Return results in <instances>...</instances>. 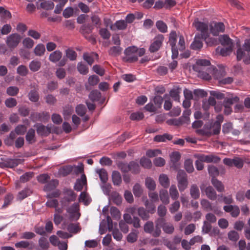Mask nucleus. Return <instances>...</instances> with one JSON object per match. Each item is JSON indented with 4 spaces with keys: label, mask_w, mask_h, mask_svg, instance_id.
Segmentation results:
<instances>
[{
    "label": "nucleus",
    "mask_w": 250,
    "mask_h": 250,
    "mask_svg": "<svg viewBox=\"0 0 250 250\" xmlns=\"http://www.w3.org/2000/svg\"><path fill=\"white\" fill-rule=\"evenodd\" d=\"M163 218L158 219L155 222V226L152 221H147L144 226V230L145 232L151 234L154 237H159L161 234L160 225L163 222Z\"/></svg>",
    "instance_id": "nucleus-1"
},
{
    "label": "nucleus",
    "mask_w": 250,
    "mask_h": 250,
    "mask_svg": "<svg viewBox=\"0 0 250 250\" xmlns=\"http://www.w3.org/2000/svg\"><path fill=\"white\" fill-rule=\"evenodd\" d=\"M192 25L196 29L200 32L201 38L206 40L209 37V26L207 22H202L199 21L198 19L194 20Z\"/></svg>",
    "instance_id": "nucleus-2"
},
{
    "label": "nucleus",
    "mask_w": 250,
    "mask_h": 250,
    "mask_svg": "<svg viewBox=\"0 0 250 250\" xmlns=\"http://www.w3.org/2000/svg\"><path fill=\"white\" fill-rule=\"evenodd\" d=\"M178 187L180 192L184 191L188 187V175L183 170H179L177 175Z\"/></svg>",
    "instance_id": "nucleus-3"
},
{
    "label": "nucleus",
    "mask_w": 250,
    "mask_h": 250,
    "mask_svg": "<svg viewBox=\"0 0 250 250\" xmlns=\"http://www.w3.org/2000/svg\"><path fill=\"white\" fill-rule=\"evenodd\" d=\"M209 27V33L214 36H218L225 30V25L222 22L213 21L210 23Z\"/></svg>",
    "instance_id": "nucleus-4"
},
{
    "label": "nucleus",
    "mask_w": 250,
    "mask_h": 250,
    "mask_svg": "<svg viewBox=\"0 0 250 250\" xmlns=\"http://www.w3.org/2000/svg\"><path fill=\"white\" fill-rule=\"evenodd\" d=\"M164 36L162 34L156 35L152 41L150 45L149 50L151 53H154L160 49L162 46L164 41Z\"/></svg>",
    "instance_id": "nucleus-5"
},
{
    "label": "nucleus",
    "mask_w": 250,
    "mask_h": 250,
    "mask_svg": "<svg viewBox=\"0 0 250 250\" xmlns=\"http://www.w3.org/2000/svg\"><path fill=\"white\" fill-rule=\"evenodd\" d=\"M21 36L18 33H13L6 38V43L10 49L16 48L21 40Z\"/></svg>",
    "instance_id": "nucleus-6"
},
{
    "label": "nucleus",
    "mask_w": 250,
    "mask_h": 250,
    "mask_svg": "<svg viewBox=\"0 0 250 250\" xmlns=\"http://www.w3.org/2000/svg\"><path fill=\"white\" fill-rule=\"evenodd\" d=\"M79 210V205L78 203H74L66 208L67 212L70 215V220L76 221L79 219L81 216Z\"/></svg>",
    "instance_id": "nucleus-7"
},
{
    "label": "nucleus",
    "mask_w": 250,
    "mask_h": 250,
    "mask_svg": "<svg viewBox=\"0 0 250 250\" xmlns=\"http://www.w3.org/2000/svg\"><path fill=\"white\" fill-rule=\"evenodd\" d=\"M136 51V46H134L128 47L125 50V59L126 62H133L138 60L136 54L135 53Z\"/></svg>",
    "instance_id": "nucleus-8"
},
{
    "label": "nucleus",
    "mask_w": 250,
    "mask_h": 250,
    "mask_svg": "<svg viewBox=\"0 0 250 250\" xmlns=\"http://www.w3.org/2000/svg\"><path fill=\"white\" fill-rule=\"evenodd\" d=\"M223 161L225 165L229 167L234 166L237 168H242L244 165L243 160L239 157H235L233 159L225 158L223 159Z\"/></svg>",
    "instance_id": "nucleus-9"
},
{
    "label": "nucleus",
    "mask_w": 250,
    "mask_h": 250,
    "mask_svg": "<svg viewBox=\"0 0 250 250\" xmlns=\"http://www.w3.org/2000/svg\"><path fill=\"white\" fill-rule=\"evenodd\" d=\"M65 196L61 200V203L64 205L65 202H71L76 200L77 194L72 190L66 189L64 191Z\"/></svg>",
    "instance_id": "nucleus-10"
},
{
    "label": "nucleus",
    "mask_w": 250,
    "mask_h": 250,
    "mask_svg": "<svg viewBox=\"0 0 250 250\" xmlns=\"http://www.w3.org/2000/svg\"><path fill=\"white\" fill-rule=\"evenodd\" d=\"M20 160L18 159H7L0 162V167L13 168L17 166Z\"/></svg>",
    "instance_id": "nucleus-11"
},
{
    "label": "nucleus",
    "mask_w": 250,
    "mask_h": 250,
    "mask_svg": "<svg viewBox=\"0 0 250 250\" xmlns=\"http://www.w3.org/2000/svg\"><path fill=\"white\" fill-rule=\"evenodd\" d=\"M197 134L202 136H210L212 135V123L205 124L202 129L196 130Z\"/></svg>",
    "instance_id": "nucleus-12"
},
{
    "label": "nucleus",
    "mask_w": 250,
    "mask_h": 250,
    "mask_svg": "<svg viewBox=\"0 0 250 250\" xmlns=\"http://www.w3.org/2000/svg\"><path fill=\"white\" fill-rule=\"evenodd\" d=\"M205 186L204 184H202L200 186V189L202 191L205 190L206 194L207 197L212 200H215L217 197V194L213 189V188L211 186H208L205 189Z\"/></svg>",
    "instance_id": "nucleus-13"
},
{
    "label": "nucleus",
    "mask_w": 250,
    "mask_h": 250,
    "mask_svg": "<svg viewBox=\"0 0 250 250\" xmlns=\"http://www.w3.org/2000/svg\"><path fill=\"white\" fill-rule=\"evenodd\" d=\"M17 248H24L28 250H34L35 248V244L32 241H21L17 242L15 245Z\"/></svg>",
    "instance_id": "nucleus-14"
},
{
    "label": "nucleus",
    "mask_w": 250,
    "mask_h": 250,
    "mask_svg": "<svg viewBox=\"0 0 250 250\" xmlns=\"http://www.w3.org/2000/svg\"><path fill=\"white\" fill-rule=\"evenodd\" d=\"M223 209L226 212L230 213L231 216L233 217H237L240 213V209L239 207L236 205L225 206Z\"/></svg>",
    "instance_id": "nucleus-15"
},
{
    "label": "nucleus",
    "mask_w": 250,
    "mask_h": 250,
    "mask_svg": "<svg viewBox=\"0 0 250 250\" xmlns=\"http://www.w3.org/2000/svg\"><path fill=\"white\" fill-rule=\"evenodd\" d=\"M87 181L86 177L84 174L81 175L80 179H78L76 180V183L74 185V188L75 190L77 191H81L84 186L86 185Z\"/></svg>",
    "instance_id": "nucleus-16"
},
{
    "label": "nucleus",
    "mask_w": 250,
    "mask_h": 250,
    "mask_svg": "<svg viewBox=\"0 0 250 250\" xmlns=\"http://www.w3.org/2000/svg\"><path fill=\"white\" fill-rule=\"evenodd\" d=\"M127 27V23L124 20H119L110 26V29L112 30H124Z\"/></svg>",
    "instance_id": "nucleus-17"
},
{
    "label": "nucleus",
    "mask_w": 250,
    "mask_h": 250,
    "mask_svg": "<svg viewBox=\"0 0 250 250\" xmlns=\"http://www.w3.org/2000/svg\"><path fill=\"white\" fill-rule=\"evenodd\" d=\"M37 132L41 136H46L50 133V129L42 124L36 125Z\"/></svg>",
    "instance_id": "nucleus-18"
},
{
    "label": "nucleus",
    "mask_w": 250,
    "mask_h": 250,
    "mask_svg": "<svg viewBox=\"0 0 250 250\" xmlns=\"http://www.w3.org/2000/svg\"><path fill=\"white\" fill-rule=\"evenodd\" d=\"M160 227H162L163 231L167 234H171L174 230L173 225L170 223L165 222L164 219L163 222L160 225Z\"/></svg>",
    "instance_id": "nucleus-19"
},
{
    "label": "nucleus",
    "mask_w": 250,
    "mask_h": 250,
    "mask_svg": "<svg viewBox=\"0 0 250 250\" xmlns=\"http://www.w3.org/2000/svg\"><path fill=\"white\" fill-rule=\"evenodd\" d=\"M62 55V52L61 51L55 50L49 55L48 59L50 62L56 63L61 60Z\"/></svg>",
    "instance_id": "nucleus-20"
},
{
    "label": "nucleus",
    "mask_w": 250,
    "mask_h": 250,
    "mask_svg": "<svg viewBox=\"0 0 250 250\" xmlns=\"http://www.w3.org/2000/svg\"><path fill=\"white\" fill-rule=\"evenodd\" d=\"M32 189L29 188H25L21 191H20L17 195V199L20 200H22L32 194Z\"/></svg>",
    "instance_id": "nucleus-21"
},
{
    "label": "nucleus",
    "mask_w": 250,
    "mask_h": 250,
    "mask_svg": "<svg viewBox=\"0 0 250 250\" xmlns=\"http://www.w3.org/2000/svg\"><path fill=\"white\" fill-rule=\"evenodd\" d=\"M25 139L29 144H33L36 142L35 131L34 129L30 128L28 130L25 136Z\"/></svg>",
    "instance_id": "nucleus-22"
},
{
    "label": "nucleus",
    "mask_w": 250,
    "mask_h": 250,
    "mask_svg": "<svg viewBox=\"0 0 250 250\" xmlns=\"http://www.w3.org/2000/svg\"><path fill=\"white\" fill-rule=\"evenodd\" d=\"M181 88L179 86L174 87L169 91V96L175 101L180 102L179 94L181 92Z\"/></svg>",
    "instance_id": "nucleus-23"
},
{
    "label": "nucleus",
    "mask_w": 250,
    "mask_h": 250,
    "mask_svg": "<svg viewBox=\"0 0 250 250\" xmlns=\"http://www.w3.org/2000/svg\"><path fill=\"white\" fill-rule=\"evenodd\" d=\"M138 215L143 220L146 221L149 218V212L144 207H139L137 208Z\"/></svg>",
    "instance_id": "nucleus-24"
},
{
    "label": "nucleus",
    "mask_w": 250,
    "mask_h": 250,
    "mask_svg": "<svg viewBox=\"0 0 250 250\" xmlns=\"http://www.w3.org/2000/svg\"><path fill=\"white\" fill-rule=\"evenodd\" d=\"M219 41L221 44L227 47L232 46V42L231 39L227 35H223L219 37Z\"/></svg>",
    "instance_id": "nucleus-25"
},
{
    "label": "nucleus",
    "mask_w": 250,
    "mask_h": 250,
    "mask_svg": "<svg viewBox=\"0 0 250 250\" xmlns=\"http://www.w3.org/2000/svg\"><path fill=\"white\" fill-rule=\"evenodd\" d=\"M59 184L58 180L57 179H53L49 181L45 185L43 189L45 191H50L55 189Z\"/></svg>",
    "instance_id": "nucleus-26"
},
{
    "label": "nucleus",
    "mask_w": 250,
    "mask_h": 250,
    "mask_svg": "<svg viewBox=\"0 0 250 250\" xmlns=\"http://www.w3.org/2000/svg\"><path fill=\"white\" fill-rule=\"evenodd\" d=\"M191 113L190 109H186L184 111L182 116L180 117V119L182 124H188L190 122L189 116Z\"/></svg>",
    "instance_id": "nucleus-27"
},
{
    "label": "nucleus",
    "mask_w": 250,
    "mask_h": 250,
    "mask_svg": "<svg viewBox=\"0 0 250 250\" xmlns=\"http://www.w3.org/2000/svg\"><path fill=\"white\" fill-rule=\"evenodd\" d=\"M112 180L114 185L120 186L122 183L121 174L118 171H113L112 174Z\"/></svg>",
    "instance_id": "nucleus-28"
},
{
    "label": "nucleus",
    "mask_w": 250,
    "mask_h": 250,
    "mask_svg": "<svg viewBox=\"0 0 250 250\" xmlns=\"http://www.w3.org/2000/svg\"><path fill=\"white\" fill-rule=\"evenodd\" d=\"M159 181L161 185L164 188H167L169 186V179L166 174H161L159 176Z\"/></svg>",
    "instance_id": "nucleus-29"
},
{
    "label": "nucleus",
    "mask_w": 250,
    "mask_h": 250,
    "mask_svg": "<svg viewBox=\"0 0 250 250\" xmlns=\"http://www.w3.org/2000/svg\"><path fill=\"white\" fill-rule=\"evenodd\" d=\"M190 194L191 197L194 199H197L199 198L200 191L198 187L196 184H192L191 186Z\"/></svg>",
    "instance_id": "nucleus-30"
},
{
    "label": "nucleus",
    "mask_w": 250,
    "mask_h": 250,
    "mask_svg": "<svg viewBox=\"0 0 250 250\" xmlns=\"http://www.w3.org/2000/svg\"><path fill=\"white\" fill-rule=\"evenodd\" d=\"M41 65L42 63L40 61L33 60L29 63V67L31 71L37 72L40 70Z\"/></svg>",
    "instance_id": "nucleus-31"
},
{
    "label": "nucleus",
    "mask_w": 250,
    "mask_h": 250,
    "mask_svg": "<svg viewBox=\"0 0 250 250\" xmlns=\"http://www.w3.org/2000/svg\"><path fill=\"white\" fill-rule=\"evenodd\" d=\"M211 183L218 192H223L224 190V186L222 183L216 178H211Z\"/></svg>",
    "instance_id": "nucleus-32"
},
{
    "label": "nucleus",
    "mask_w": 250,
    "mask_h": 250,
    "mask_svg": "<svg viewBox=\"0 0 250 250\" xmlns=\"http://www.w3.org/2000/svg\"><path fill=\"white\" fill-rule=\"evenodd\" d=\"M172 139V136L170 134L165 133L163 135H156L154 138V141L158 142H164L167 140H171Z\"/></svg>",
    "instance_id": "nucleus-33"
},
{
    "label": "nucleus",
    "mask_w": 250,
    "mask_h": 250,
    "mask_svg": "<svg viewBox=\"0 0 250 250\" xmlns=\"http://www.w3.org/2000/svg\"><path fill=\"white\" fill-rule=\"evenodd\" d=\"M73 171V166L67 165L65 166L60 168L59 173L62 176H66L72 173Z\"/></svg>",
    "instance_id": "nucleus-34"
},
{
    "label": "nucleus",
    "mask_w": 250,
    "mask_h": 250,
    "mask_svg": "<svg viewBox=\"0 0 250 250\" xmlns=\"http://www.w3.org/2000/svg\"><path fill=\"white\" fill-rule=\"evenodd\" d=\"M96 172L98 174L102 183H106L108 180V174L105 169H97Z\"/></svg>",
    "instance_id": "nucleus-35"
},
{
    "label": "nucleus",
    "mask_w": 250,
    "mask_h": 250,
    "mask_svg": "<svg viewBox=\"0 0 250 250\" xmlns=\"http://www.w3.org/2000/svg\"><path fill=\"white\" fill-rule=\"evenodd\" d=\"M45 51L44 45L42 43L37 44L34 49V53L37 56H42Z\"/></svg>",
    "instance_id": "nucleus-36"
},
{
    "label": "nucleus",
    "mask_w": 250,
    "mask_h": 250,
    "mask_svg": "<svg viewBox=\"0 0 250 250\" xmlns=\"http://www.w3.org/2000/svg\"><path fill=\"white\" fill-rule=\"evenodd\" d=\"M132 191L135 197H140L143 193V189L139 184L136 183L133 187Z\"/></svg>",
    "instance_id": "nucleus-37"
},
{
    "label": "nucleus",
    "mask_w": 250,
    "mask_h": 250,
    "mask_svg": "<svg viewBox=\"0 0 250 250\" xmlns=\"http://www.w3.org/2000/svg\"><path fill=\"white\" fill-rule=\"evenodd\" d=\"M79 223H70L67 226V230L69 232L77 233L81 230Z\"/></svg>",
    "instance_id": "nucleus-38"
},
{
    "label": "nucleus",
    "mask_w": 250,
    "mask_h": 250,
    "mask_svg": "<svg viewBox=\"0 0 250 250\" xmlns=\"http://www.w3.org/2000/svg\"><path fill=\"white\" fill-rule=\"evenodd\" d=\"M160 198L161 201L165 205L169 203V198L167 190H162L160 191Z\"/></svg>",
    "instance_id": "nucleus-39"
},
{
    "label": "nucleus",
    "mask_w": 250,
    "mask_h": 250,
    "mask_svg": "<svg viewBox=\"0 0 250 250\" xmlns=\"http://www.w3.org/2000/svg\"><path fill=\"white\" fill-rule=\"evenodd\" d=\"M39 246L41 249L38 250H46L49 246V244L46 238L42 237L39 240Z\"/></svg>",
    "instance_id": "nucleus-40"
},
{
    "label": "nucleus",
    "mask_w": 250,
    "mask_h": 250,
    "mask_svg": "<svg viewBox=\"0 0 250 250\" xmlns=\"http://www.w3.org/2000/svg\"><path fill=\"white\" fill-rule=\"evenodd\" d=\"M156 26L158 30L161 33H165L167 31V26L162 21H158L156 22Z\"/></svg>",
    "instance_id": "nucleus-41"
},
{
    "label": "nucleus",
    "mask_w": 250,
    "mask_h": 250,
    "mask_svg": "<svg viewBox=\"0 0 250 250\" xmlns=\"http://www.w3.org/2000/svg\"><path fill=\"white\" fill-rule=\"evenodd\" d=\"M145 185L146 187L150 190H154L156 188L155 182L150 177H147L146 179Z\"/></svg>",
    "instance_id": "nucleus-42"
},
{
    "label": "nucleus",
    "mask_w": 250,
    "mask_h": 250,
    "mask_svg": "<svg viewBox=\"0 0 250 250\" xmlns=\"http://www.w3.org/2000/svg\"><path fill=\"white\" fill-rule=\"evenodd\" d=\"M140 170V166L137 163L134 161H131L129 163V171L133 174H137L139 173Z\"/></svg>",
    "instance_id": "nucleus-43"
},
{
    "label": "nucleus",
    "mask_w": 250,
    "mask_h": 250,
    "mask_svg": "<svg viewBox=\"0 0 250 250\" xmlns=\"http://www.w3.org/2000/svg\"><path fill=\"white\" fill-rule=\"evenodd\" d=\"M203 47V42L199 39H196V36L192 43L190 45V48L193 50H197Z\"/></svg>",
    "instance_id": "nucleus-44"
},
{
    "label": "nucleus",
    "mask_w": 250,
    "mask_h": 250,
    "mask_svg": "<svg viewBox=\"0 0 250 250\" xmlns=\"http://www.w3.org/2000/svg\"><path fill=\"white\" fill-rule=\"evenodd\" d=\"M101 97V94L98 90H92L89 95V99L92 101H99Z\"/></svg>",
    "instance_id": "nucleus-45"
},
{
    "label": "nucleus",
    "mask_w": 250,
    "mask_h": 250,
    "mask_svg": "<svg viewBox=\"0 0 250 250\" xmlns=\"http://www.w3.org/2000/svg\"><path fill=\"white\" fill-rule=\"evenodd\" d=\"M169 194L173 200H176L178 198L179 193L175 185H172L170 187Z\"/></svg>",
    "instance_id": "nucleus-46"
},
{
    "label": "nucleus",
    "mask_w": 250,
    "mask_h": 250,
    "mask_svg": "<svg viewBox=\"0 0 250 250\" xmlns=\"http://www.w3.org/2000/svg\"><path fill=\"white\" fill-rule=\"evenodd\" d=\"M93 27L90 24H84L82 25L80 29L81 32L83 34H90L92 32Z\"/></svg>",
    "instance_id": "nucleus-47"
},
{
    "label": "nucleus",
    "mask_w": 250,
    "mask_h": 250,
    "mask_svg": "<svg viewBox=\"0 0 250 250\" xmlns=\"http://www.w3.org/2000/svg\"><path fill=\"white\" fill-rule=\"evenodd\" d=\"M144 205L147 208V210L151 214H153L156 210V207L153 202H150L146 199L144 202Z\"/></svg>",
    "instance_id": "nucleus-48"
},
{
    "label": "nucleus",
    "mask_w": 250,
    "mask_h": 250,
    "mask_svg": "<svg viewBox=\"0 0 250 250\" xmlns=\"http://www.w3.org/2000/svg\"><path fill=\"white\" fill-rule=\"evenodd\" d=\"M208 171L212 178H215L219 175V171L217 167L213 165L208 166Z\"/></svg>",
    "instance_id": "nucleus-49"
},
{
    "label": "nucleus",
    "mask_w": 250,
    "mask_h": 250,
    "mask_svg": "<svg viewBox=\"0 0 250 250\" xmlns=\"http://www.w3.org/2000/svg\"><path fill=\"white\" fill-rule=\"evenodd\" d=\"M193 94L195 99L206 97L208 95V93L206 91L200 89H195L193 91Z\"/></svg>",
    "instance_id": "nucleus-50"
},
{
    "label": "nucleus",
    "mask_w": 250,
    "mask_h": 250,
    "mask_svg": "<svg viewBox=\"0 0 250 250\" xmlns=\"http://www.w3.org/2000/svg\"><path fill=\"white\" fill-rule=\"evenodd\" d=\"M184 167L188 173H192L194 170L192 161L191 159H187L185 161Z\"/></svg>",
    "instance_id": "nucleus-51"
},
{
    "label": "nucleus",
    "mask_w": 250,
    "mask_h": 250,
    "mask_svg": "<svg viewBox=\"0 0 250 250\" xmlns=\"http://www.w3.org/2000/svg\"><path fill=\"white\" fill-rule=\"evenodd\" d=\"M65 54L67 58L70 61H74L77 58V54L76 52L70 48H68L66 50Z\"/></svg>",
    "instance_id": "nucleus-52"
},
{
    "label": "nucleus",
    "mask_w": 250,
    "mask_h": 250,
    "mask_svg": "<svg viewBox=\"0 0 250 250\" xmlns=\"http://www.w3.org/2000/svg\"><path fill=\"white\" fill-rule=\"evenodd\" d=\"M29 99L33 102H37L39 99V95L35 90H32L28 94Z\"/></svg>",
    "instance_id": "nucleus-53"
},
{
    "label": "nucleus",
    "mask_w": 250,
    "mask_h": 250,
    "mask_svg": "<svg viewBox=\"0 0 250 250\" xmlns=\"http://www.w3.org/2000/svg\"><path fill=\"white\" fill-rule=\"evenodd\" d=\"M140 163L143 167L146 168H150L152 166L151 160L145 157L142 158L140 159Z\"/></svg>",
    "instance_id": "nucleus-54"
},
{
    "label": "nucleus",
    "mask_w": 250,
    "mask_h": 250,
    "mask_svg": "<svg viewBox=\"0 0 250 250\" xmlns=\"http://www.w3.org/2000/svg\"><path fill=\"white\" fill-rule=\"evenodd\" d=\"M19 89L17 86H12L8 87L6 89L7 94L10 96H15L19 93Z\"/></svg>",
    "instance_id": "nucleus-55"
},
{
    "label": "nucleus",
    "mask_w": 250,
    "mask_h": 250,
    "mask_svg": "<svg viewBox=\"0 0 250 250\" xmlns=\"http://www.w3.org/2000/svg\"><path fill=\"white\" fill-rule=\"evenodd\" d=\"M212 135L218 134L221 130V124L220 122L215 121L213 124H212Z\"/></svg>",
    "instance_id": "nucleus-56"
},
{
    "label": "nucleus",
    "mask_w": 250,
    "mask_h": 250,
    "mask_svg": "<svg viewBox=\"0 0 250 250\" xmlns=\"http://www.w3.org/2000/svg\"><path fill=\"white\" fill-rule=\"evenodd\" d=\"M177 41V34L175 31H171L169 34V43L171 47L176 45Z\"/></svg>",
    "instance_id": "nucleus-57"
},
{
    "label": "nucleus",
    "mask_w": 250,
    "mask_h": 250,
    "mask_svg": "<svg viewBox=\"0 0 250 250\" xmlns=\"http://www.w3.org/2000/svg\"><path fill=\"white\" fill-rule=\"evenodd\" d=\"M27 130L26 126L24 125H19L15 128V133L17 135H23Z\"/></svg>",
    "instance_id": "nucleus-58"
},
{
    "label": "nucleus",
    "mask_w": 250,
    "mask_h": 250,
    "mask_svg": "<svg viewBox=\"0 0 250 250\" xmlns=\"http://www.w3.org/2000/svg\"><path fill=\"white\" fill-rule=\"evenodd\" d=\"M17 73L22 76H25L28 73V70L24 65H20L17 69Z\"/></svg>",
    "instance_id": "nucleus-59"
},
{
    "label": "nucleus",
    "mask_w": 250,
    "mask_h": 250,
    "mask_svg": "<svg viewBox=\"0 0 250 250\" xmlns=\"http://www.w3.org/2000/svg\"><path fill=\"white\" fill-rule=\"evenodd\" d=\"M118 167L123 172L126 173L129 171V163L127 164L124 162H119L117 164Z\"/></svg>",
    "instance_id": "nucleus-60"
},
{
    "label": "nucleus",
    "mask_w": 250,
    "mask_h": 250,
    "mask_svg": "<svg viewBox=\"0 0 250 250\" xmlns=\"http://www.w3.org/2000/svg\"><path fill=\"white\" fill-rule=\"evenodd\" d=\"M228 235L229 239L233 242H236L239 238L238 233L235 230L230 231Z\"/></svg>",
    "instance_id": "nucleus-61"
},
{
    "label": "nucleus",
    "mask_w": 250,
    "mask_h": 250,
    "mask_svg": "<svg viewBox=\"0 0 250 250\" xmlns=\"http://www.w3.org/2000/svg\"><path fill=\"white\" fill-rule=\"evenodd\" d=\"M41 6L42 8L48 10L52 9L54 8V4L52 1L47 0L42 2Z\"/></svg>",
    "instance_id": "nucleus-62"
},
{
    "label": "nucleus",
    "mask_w": 250,
    "mask_h": 250,
    "mask_svg": "<svg viewBox=\"0 0 250 250\" xmlns=\"http://www.w3.org/2000/svg\"><path fill=\"white\" fill-rule=\"evenodd\" d=\"M23 46L27 48L30 49L34 45V41L30 38H25L22 42Z\"/></svg>",
    "instance_id": "nucleus-63"
},
{
    "label": "nucleus",
    "mask_w": 250,
    "mask_h": 250,
    "mask_svg": "<svg viewBox=\"0 0 250 250\" xmlns=\"http://www.w3.org/2000/svg\"><path fill=\"white\" fill-rule=\"evenodd\" d=\"M50 179V176L47 174H40L37 177L38 182L42 184L46 183Z\"/></svg>",
    "instance_id": "nucleus-64"
}]
</instances>
